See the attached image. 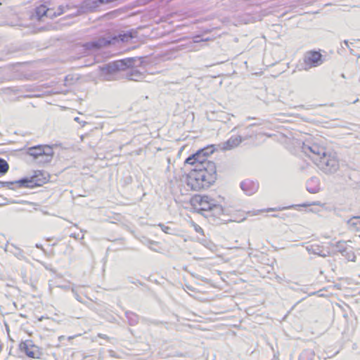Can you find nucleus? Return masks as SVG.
Here are the masks:
<instances>
[{"label": "nucleus", "instance_id": "obj_12", "mask_svg": "<svg viewBox=\"0 0 360 360\" xmlns=\"http://www.w3.org/2000/svg\"><path fill=\"white\" fill-rule=\"evenodd\" d=\"M128 78L133 81H140L143 78V75L139 70H132L128 75Z\"/></svg>", "mask_w": 360, "mask_h": 360}, {"label": "nucleus", "instance_id": "obj_19", "mask_svg": "<svg viewBox=\"0 0 360 360\" xmlns=\"http://www.w3.org/2000/svg\"><path fill=\"white\" fill-rule=\"evenodd\" d=\"M2 351V345L0 344V352Z\"/></svg>", "mask_w": 360, "mask_h": 360}, {"label": "nucleus", "instance_id": "obj_17", "mask_svg": "<svg viewBox=\"0 0 360 360\" xmlns=\"http://www.w3.org/2000/svg\"><path fill=\"white\" fill-rule=\"evenodd\" d=\"M276 210H278V209H277V208H269L266 211L267 212H270V211H276Z\"/></svg>", "mask_w": 360, "mask_h": 360}, {"label": "nucleus", "instance_id": "obj_11", "mask_svg": "<svg viewBox=\"0 0 360 360\" xmlns=\"http://www.w3.org/2000/svg\"><path fill=\"white\" fill-rule=\"evenodd\" d=\"M348 224L356 231L360 230V217H353L348 221Z\"/></svg>", "mask_w": 360, "mask_h": 360}, {"label": "nucleus", "instance_id": "obj_5", "mask_svg": "<svg viewBox=\"0 0 360 360\" xmlns=\"http://www.w3.org/2000/svg\"><path fill=\"white\" fill-rule=\"evenodd\" d=\"M64 13V8L61 5L52 0H44L42 4L37 6L35 8L36 18L38 20L46 16L53 18L62 15Z\"/></svg>", "mask_w": 360, "mask_h": 360}, {"label": "nucleus", "instance_id": "obj_6", "mask_svg": "<svg viewBox=\"0 0 360 360\" xmlns=\"http://www.w3.org/2000/svg\"><path fill=\"white\" fill-rule=\"evenodd\" d=\"M27 154L40 163H46L51 160L53 151L49 146L39 145L28 148Z\"/></svg>", "mask_w": 360, "mask_h": 360}, {"label": "nucleus", "instance_id": "obj_1", "mask_svg": "<svg viewBox=\"0 0 360 360\" xmlns=\"http://www.w3.org/2000/svg\"><path fill=\"white\" fill-rule=\"evenodd\" d=\"M212 146L197 150L184 161L191 167L186 174L185 182L193 191H202L213 186L217 180V168L214 162L208 159L213 153Z\"/></svg>", "mask_w": 360, "mask_h": 360}, {"label": "nucleus", "instance_id": "obj_4", "mask_svg": "<svg viewBox=\"0 0 360 360\" xmlns=\"http://www.w3.org/2000/svg\"><path fill=\"white\" fill-rule=\"evenodd\" d=\"M50 174L43 170H35L30 176H25L15 181L19 188H36L43 186L50 181Z\"/></svg>", "mask_w": 360, "mask_h": 360}, {"label": "nucleus", "instance_id": "obj_15", "mask_svg": "<svg viewBox=\"0 0 360 360\" xmlns=\"http://www.w3.org/2000/svg\"><path fill=\"white\" fill-rule=\"evenodd\" d=\"M191 224L196 233L200 234L201 236H204V231L200 226L195 224V222H191Z\"/></svg>", "mask_w": 360, "mask_h": 360}, {"label": "nucleus", "instance_id": "obj_18", "mask_svg": "<svg viewBox=\"0 0 360 360\" xmlns=\"http://www.w3.org/2000/svg\"><path fill=\"white\" fill-rule=\"evenodd\" d=\"M311 205H321L319 202H313Z\"/></svg>", "mask_w": 360, "mask_h": 360}, {"label": "nucleus", "instance_id": "obj_2", "mask_svg": "<svg viewBox=\"0 0 360 360\" xmlns=\"http://www.w3.org/2000/svg\"><path fill=\"white\" fill-rule=\"evenodd\" d=\"M304 153L321 169L331 172L338 168L339 162L334 152L328 150L321 143L304 146Z\"/></svg>", "mask_w": 360, "mask_h": 360}, {"label": "nucleus", "instance_id": "obj_8", "mask_svg": "<svg viewBox=\"0 0 360 360\" xmlns=\"http://www.w3.org/2000/svg\"><path fill=\"white\" fill-rule=\"evenodd\" d=\"M323 62V56L320 51H307L303 57V69L305 70L321 65Z\"/></svg>", "mask_w": 360, "mask_h": 360}, {"label": "nucleus", "instance_id": "obj_14", "mask_svg": "<svg viewBox=\"0 0 360 360\" xmlns=\"http://www.w3.org/2000/svg\"><path fill=\"white\" fill-rule=\"evenodd\" d=\"M134 58H126L121 60L117 61L118 67H130L134 63Z\"/></svg>", "mask_w": 360, "mask_h": 360}, {"label": "nucleus", "instance_id": "obj_13", "mask_svg": "<svg viewBox=\"0 0 360 360\" xmlns=\"http://www.w3.org/2000/svg\"><path fill=\"white\" fill-rule=\"evenodd\" d=\"M8 169L9 165L8 162L4 159H0V176L6 174Z\"/></svg>", "mask_w": 360, "mask_h": 360}, {"label": "nucleus", "instance_id": "obj_9", "mask_svg": "<svg viewBox=\"0 0 360 360\" xmlns=\"http://www.w3.org/2000/svg\"><path fill=\"white\" fill-rule=\"evenodd\" d=\"M133 39V35L131 32H124L117 36L108 37V38H101L98 41L94 44L96 47L105 46L112 44H115L119 41L122 42H127Z\"/></svg>", "mask_w": 360, "mask_h": 360}, {"label": "nucleus", "instance_id": "obj_10", "mask_svg": "<svg viewBox=\"0 0 360 360\" xmlns=\"http://www.w3.org/2000/svg\"><path fill=\"white\" fill-rule=\"evenodd\" d=\"M241 188L248 195H250V194H252V193H254L255 191H257V185L254 184V183H252V182H251V181H245L242 182Z\"/></svg>", "mask_w": 360, "mask_h": 360}, {"label": "nucleus", "instance_id": "obj_16", "mask_svg": "<svg viewBox=\"0 0 360 360\" xmlns=\"http://www.w3.org/2000/svg\"><path fill=\"white\" fill-rule=\"evenodd\" d=\"M315 252L322 257H326L330 254V250L328 249H322V250H318L314 249Z\"/></svg>", "mask_w": 360, "mask_h": 360}, {"label": "nucleus", "instance_id": "obj_3", "mask_svg": "<svg viewBox=\"0 0 360 360\" xmlns=\"http://www.w3.org/2000/svg\"><path fill=\"white\" fill-rule=\"evenodd\" d=\"M192 207L198 213L204 212H224L223 207L217 200L208 195H194L190 200Z\"/></svg>", "mask_w": 360, "mask_h": 360}, {"label": "nucleus", "instance_id": "obj_7", "mask_svg": "<svg viewBox=\"0 0 360 360\" xmlns=\"http://www.w3.org/2000/svg\"><path fill=\"white\" fill-rule=\"evenodd\" d=\"M18 349L30 359H39L42 356L41 349L30 339L20 341L18 345Z\"/></svg>", "mask_w": 360, "mask_h": 360}]
</instances>
